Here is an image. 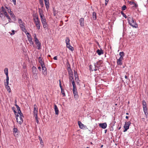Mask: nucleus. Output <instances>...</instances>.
Instances as JSON below:
<instances>
[{"label": "nucleus", "instance_id": "obj_58", "mask_svg": "<svg viewBox=\"0 0 148 148\" xmlns=\"http://www.w3.org/2000/svg\"><path fill=\"white\" fill-rule=\"evenodd\" d=\"M108 1H109V0H105V4L106 5H107Z\"/></svg>", "mask_w": 148, "mask_h": 148}, {"label": "nucleus", "instance_id": "obj_41", "mask_svg": "<svg viewBox=\"0 0 148 148\" xmlns=\"http://www.w3.org/2000/svg\"><path fill=\"white\" fill-rule=\"evenodd\" d=\"M121 13L124 17L125 18H127L126 15L124 14V13L123 12V11H121Z\"/></svg>", "mask_w": 148, "mask_h": 148}, {"label": "nucleus", "instance_id": "obj_49", "mask_svg": "<svg viewBox=\"0 0 148 148\" xmlns=\"http://www.w3.org/2000/svg\"><path fill=\"white\" fill-rule=\"evenodd\" d=\"M142 105H146V103L145 100H143L142 101Z\"/></svg>", "mask_w": 148, "mask_h": 148}, {"label": "nucleus", "instance_id": "obj_13", "mask_svg": "<svg viewBox=\"0 0 148 148\" xmlns=\"http://www.w3.org/2000/svg\"><path fill=\"white\" fill-rule=\"evenodd\" d=\"M66 66H67V69L68 71V72L72 71L71 69V66L68 62L66 63Z\"/></svg>", "mask_w": 148, "mask_h": 148}, {"label": "nucleus", "instance_id": "obj_38", "mask_svg": "<svg viewBox=\"0 0 148 148\" xmlns=\"http://www.w3.org/2000/svg\"><path fill=\"white\" fill-rule=\"evenodd\" d=\"M74 71V74H75V80H76L77 79V77H78V75L77 74V72L75 71Z\"/></svg>", "mask_w": 148, "mask_h": 148}, {"label": "nucleus", "instance_id": "obj_32", "mask_svg": "<svg viewBox=\"0 0 148 148\" xmlns=\"http://www.w3.org/2000/svg\"><path fill=\"white\" fill-rule=\"evenodd\" d=\"M5 86V88L7 89L8 91L9 92H10L11 89L10 88V86Z\"/></svg>", "mask_w": 148, "mask_h": 148}, {"label": "nucleus", "instance_id": "obj_31", "mask_svg": "<svg viewBox=\"0 0 148 148\" xmlns=\"http://www.w3.org/2000/svg\"><path fill=\"white\" fill-rule=\"evenodd\" d=\"M70 39L69 38L67 37L65 40V42L66 45H68L69 43Z\"/></svg>", "mask_w": 148, "mask_h": 148}, {"label": "nucleus", "instance_id": "obj_39", "mask_svg": "<svg viewBox=\"0 0 148 148\" xmlns=\"http://www.w3.org/2000/svg\"><path fill=\"white\" fill-rule=\"evenodd\" d=\"M119 55L120 56L123 57L124 56V53L123 52H121L119 53Z\"/></svg>", "mask_w": 148, "mask_h": 148}, {"label": "nucleus", "instance_id": "obj_25", "mask_svg": "<svg viewBox=\"0 0 148 148\" xmlns=\"http://www.w3.org/2000/svg\"><path fill=\"white\" fill-rule=\"evenodd\" d=\"M5 9H7L6 11H7L9 13L12 11L10 8L8 6L5 5Z\"/></svg>", "mask_w": 148, "mask_h": 148}, {"label": "nucleus", "instance_id": "obj_23", "mask_svg": "<svg viewBox=\"0 0 148 148\" xmlns=\"http://www.w3.org/2000/svg\"><path fill=\"white\" fill-rule=\"evenodd\" d=\"M28 39L29 41V43L31 45H33L34 42L32 41V38H31L30 37H29L28 36H27Z\"/></svg>", "mask_w": 148, "mask_h": 148}, {"label": "nucleus", "instance_id": "obj_45", "mask_svg": "<svg viewBox=\"0 0 148 148\" xmlns=\"http://www.w3.org/2000/svg\"><path fill=\"white\" fill-rule=\"evenodd\" d=\"M61 92L62 94L63 95V96L64 97L65 96V93L64 92V90H63L62 89H61Z\"/></svg>", "mask_w": 148, "mask_h": 148}, {"label": "nucleus", "instance_id": "obj_27", "mask_svg": "<svg viewBox=\"0 0 148 148\" xmlns=\"http://www.w3.org/2000/svg\"><path fill=\"white\" fill-rule=\"evenodd\" d=\"M72 85L73 87V91L77 90L76 87L75 83H74L73 82Z\"/></svg>", "mask_w": 148, "mask_h": 148}, {"label": "nucleus", "instance_id": "obj_61", "mask_svg": "<svg viewBox=\"0 0 148 148\" xmlns=\"http://www.w3.org/2000/svg\"><path fill=\"white\" fill-rule=\"evenodd\" d=\"M59 81H60V84H59V85H60V88L61 89H62V86H61V82H60V80H59Z\"/></svg>", "mask_w": 148, "mask_h": 148}, {"label": "nucleus", "instance_id": "obj_17", "mask_svg": "<svg viewBox=\"0 0 148 148\" xmlns=\"http://www.w3.org/2000/svg\"><path fill=\"white\" fill-rule=\"evenodd\" d=\"M96 52L99 55H100L104 53L103 50L101 49H98L96 51Z\"/></svg>", "mask_w": 148, "mask_h": 148}, {"label": "nucleus", "instance_id": "obj_48", "mask_svg": "<svg viewBox=\"0 0 148 148\" xmlns=\"http://www.w3.org/2000/svg\"><path fill=\"white\" fill-rule=\"evenodd\" d=\"M12 109L13 111L14 114H16V111H15V108L14 107H13L12 108Z\"/></svg>", "mask_w": 148, "mask_h": 148}, {"label": "nucleus", "instance_id": "obj_8", "mask_svg": "<svg viewBox=\"0 0 148 148\" xmlns=\"http://www.w3.org/2000/svg\"><path fill=\"white\" fill-rule=\"evenodd\" d=\"M39 62L41 65V66H45V64L44 62V61L40 57H39L38 58Z\"/></svg>", "mask_w": 148, "mask_h": 148}, {"label": "nucleus", "instance_id": "obj_26", "mask_svg": "<svg viewBox=\"0 0 148 148\" xmlns=\"http://www.w3.org/2000/svg\"><path fill=\"white\" fill-rule=\"evenodd\" d=\"M92 18L94 20H95L97 18V15L96 12H93L92 13Z\"/></svg>", "mask_w": 148, "mask_h": 148}, {"label": "nucleus", "instance_id": "obj_50", "mask_svg": "<svg viewBox=\"0 0 148 148\" xmlns=\"http://www.w3.org/2000/svg\"><path fill=\"white\" fill-rule=\"evenodd\" d=\"M15 106H16V108L18 110H19L20 109V108H19V107L16 104H15Z\"/></svg>", "mask_w": 148, "mask_h": 148}, {"label": "nucleus", "instance_id": "obj_11", "mask_svg": "<svg viewBox=\"0 0 148 148\" xmlns=\"http://www.w3.org/2000/svg\"><path fill=\"white\" fill-rule=\"evenodd\" d=\"M78 124L79 125V127L81 129H84L85 128L86 126H85L84 124L82 123L81 122L79 121L78 122Z\"/></svg>", "mask_w": 148, "mask_h": 148}, {"label": "nucleus", "instance_id": "obj_7", "mask_svg": "<svg viewBox=\"0 0 148 148\" xmlns=\"http://www.w3.org/2000/svg\"><path fill=\"white\" fill-rule=\"evenodd\" d=\"M42 72L44 75L45 76L47 74V69L45 67V66H42Z\"/></svg>", "mask_w": 148, "mask_h": 148}, {"label": "nucleus", "instance_id": "obj_57", "mask_svg": "<svg viewBox=\"0 0 148 148\" xmlns=\"http://www.w3.org/2000/svg\"><path fill=\"white\" fill-rule=\"evenodd\" d=\"M69 77H73V74H70L69 75Z\"/></svg>", "mask_w": 148, "mask_h": 148}, {"label": "nucleus", "instance_id": "obj_12", "mask_svg": "<svg viewBox=\"0 0 148 148\" xmlns=\"http://www.w3.org/2000/svg\"><path fill=\"white\" fill-rule=\"evenodd\" d=\"M99 126L103 129H105L106 127L107 124L106 123H100L99 124Z\"/></svg>", "mask_w": 148, "mask_h": 148}, {"label": "nucleus", "instance_id": "obj_60", "mask_svg": "<svg viewBox=\"0 0 148 148\" xmlns=\"http://www.w3.org/2000/svg\"><path fill=\"white\" fill-rule=\"evenodd\" d=\"M40 16L41 19L42 18H43L45 17L43 15H40Z\"/></svg>", "mask_w": 148, "mask_h": 148}, {"label": "nucleus", "instance_id": "obj_30", "mask_svg": "<svg viewBox=\"0 0 148 148\" xmlns=\"http://www.w3.org/2000/svg\"><path fill=\"white\" fill-rule=\"evenodd\" d=\"M4 72L6 76L8 75V69L7 68H6L4 69Z\"/></svg>", "mask_w": 148, "mask_h": 148}, {"label": "nucleus", "instance_id": "obj_56", "mask_svg": "<svg viewBox=\"0 0 148 148\" xmlns=\"http://www.w3.org/2000/svg\"><path fill=\"white\" fill-rule=\"evenodd\" d=\"M6 76V82H8L9 81V77L8 75Z\"/></svg>", "mask_w": 148, "mask_h": 148}, {"label": "nucleus", "instance_id": "obj_46", "mask_svg": "<svg viewBox=\"0 0 148 148\" xmlns=\"http://www.w3.org/2000/svg\"><path fill=\"white\" fill-rule=\"evenodd\" d=\"M18 113L20 115H23V114L22 113L20 109L18 110Z\"/></svg>", "mask_w": 148, "mask_h": 148}, {"label": "nucleus", "instance_id": "obj_47", "mask_svg": "<svg viewBox=\"0 0 148 148\" xmlns=\"http://www.w3.org/2000/svg\"><path fill=\"white\" fill-rule=\"evenodd\" d=\"M41 21L42 22V23L43 22H45L46 21V19H45V17H44L43 18H42L41 19Z\"/></svg>", "mask_w": 148, "mask_h": 148}, {"label": "nucleus", "instance_id": "obj_36", "mask_svg": "<svg viewBox=\"0 0 148 148\" xmlns=\"http://www.w3.org/2000/svg\"><path fill=\"white\" fill-rule=\"evenodd\" d=\"M143 111L144 110H147V105H143Z\"/></svg>", "mask_w": 148, "mask_h": 148}, {"label": "nucleus", "instance_id": "obj_5", "mask_svg": "<svg viewBox=\"0 0 148 148\" xmlns=\"http://www.w3.org/2000/svg\"><path fill=\"white\" fill-rule=\"evenodd\" d=\"M35 23L37 28L39 29H40V21L38 19V17H37L36 20H35Z\"/></svg>", "mask_w": 148, "mask_h": 148}, {"label": "nucleus", "instance_id": "obj_59", "mask_svg": "<svg viewBox=\"0 0 148 148\" xmlns=\"http://www.w3.org/2000/svg\"><path fill=\"white\" fill-rule=\"evenodd\" d=\"M68 72L69 75L73 73V72L72 71H69Z\"/></svg>", "mask_w": 148, "mask_h": 148}, {"label": "nucleus", "instance_id": "obj_34", "mask_svg": "<svg viewBox=\"0 0 148 148\" xmlns=\"http://www.w3.org/2000/svg\"><path fill=\"white\" fill-rule=\"evenodd\" d=\"M121 60H117V64L119 65H121L122 64V62Z\"/></svg>", "mask_w": 148, "mask_h": 148}, {"label": "nucleus", "instance_id": "obj_51", "mask_svg": "<svg viewBox=\"0 0 148 148\" xmlns=\"http://www.w3.org/2000/svg\"><path fill=\"white\" fill-rule=\"evenodd\" d=\"M144 112L145 114V115H148V113L147 112V110H144Z\"/></svg>", "mask_w": 148, "mask_h": 148}, {"label": "nucleus", "instance_id": "obj_44", "mask_svg": "<svg viewBox=\"0 0 148 148\" xmlns=\"http://www.w3.org/2000/svg\"><path fill=\"white\" fill-rule=\"evenodd\" d=\"M127 7L125 5H123L122 7V10H124L126 9Z\"/></svg>", "mask_w": 148, "mask_h": 148}, {"label": "nucleus", "instance_id": "obj_6", "mask_svg": "<svg viewBox=\"0 0 148 148\" xmlns=\"http://www.w3.org/2000/svg\"><path fill=\"white\" fill-rule=\"evenodd\" d=\"M34 115L36 116V117H37V115H38V108L37 106L36 105H34Z\"/></svg>", "mask_w": 148, "mask_h": 148}, {"label": "nucleus", "instance_id": "obj_15", "mask_svg": "<svg viewBox=\"0 0 148 148\" xmlns=\"http://www.w3.org/2000/svg\"><path fill=\"white\" fill-rule=\"evenodd\" d=\"M44 1L46 8L48 10L49 8V0H44Z\"/></svg>", "mask_w": 148, "mask_h": 148}, {"label": "nucleus", "instance_id": "obj_35", "mask_svg": "<svg viewBox=\"0 0 148 148\" xmlns=\"http://www.w3.org/2000/svg\"><path fill=\"white\" fill-rule=\"evenodd\" d=\"M69 81L71 82H72V84H73V82L74 83H75L73 77H69Z\"/></svg>", "mask_w": 148, "mask_h": 148}, {"label": "nucleus", "instance_id": "obj_10", "mask_svg": "<svg viewBox=\"0 0 148 148\" xmlns=\"http://www.w3.org/2000/svg\"><path fill=\"white\" fill-rule=\"evenodd\" d=\"M13 132L15 136L17 135L19 133L18 129L16 128H14L13 129Z\"/></svg>", "mask_w": 148, "mask_h": 148}, {"label": "nucleus", "instance_id": "obj_54", "mask_svg": "<svg viewBox=\"0 0 148 148\" xmlns=\"http://www.w3.org/2000/svg\"><path fill=\"white\" fill-rule=\"evenodd\" d=\"M38 10H39V13H42V11H43L40 8H38Z\"/></svg>", "mask_w": 148, "mask_h": 148}, {"label": "nucleus", "instance_id": "obj_1", "mask_svg": "<svg viewBox=\"0 0 148 148\" xmlns=\"http://www.w3.org/2000/svg\"><path fill=\"white\" fill-rule=\"evenodd\" d=\"M129 24L134 27L136 28L137 27V25L136 22L134 21L132 18L129 17L127 18Z\"/></svg>", "mask_w": 148, "mask_h": 148}, {"label": "nucleus", "instance_id": "obj_43", "mask_svg": "<svg viewBox=\"0 0 148 148\" xmlns=\"http://www.w3.org/2000/svg\"><path fill=\"white\" fill-rule=\"evenodd\" d=\"M37 47H38V49H40L41 47V43H39V44H38Z\"/></svg>", "mask_w": 148, "mask_h": 148}, {"label": "nucleus", "instance_id": "obj_21", "mask_svg": "<svg viewBox=\"0 0 148 148\" xmlns=\"http://www.w3.org/2000/svg\"><path fill=\"white\" fill-rule=\"evenodd\" d=\"M32 70L33 73H38V72L37 71V69L36 67H35L34 66H33L32 67Z\"/></svg>", "mask_w": 148, "mask_h": 148}, {"label": "nucleus", "instance_id": "obj_55", "mask_svg": "<svg viewBox=\"0 0 148 148\" xmlns=\"http://www.w3.org/2000/svg\"><path fill=\"white\" fill-rule=\"evenodd\" d=\"M123 57L120 56V57L119 59L118 60H119L122 61V60H123Z\"/></svg>", "mask_w": 148, "mask_h": 148}, {"label": "nucleus", "instance_id": "obj_18", "mask_svg": "<svg viewBox=\"0 0 148 148\" xmlns=\"http://www.w3.org/2000/svg\"><path fill=\"white\" fill-rule=\"evenodd\" d=\"M74 95L75 98L77 99L78 97V95L77 92V90L73 91Z\"/></svg>", "mask_w": 148, "mask_h": 148}, {"label": "nucleus", "instance_id": "obj_52", "mask_svg": "<svg viewBox=\"0 0 148 148\" xmlns=\"http://www.w3.org/2000/svg\"><path fill=\"white\" fill-rule=\"evenodd\" d=\"M9 84V81L6 82H5L4 84H5V86H8Z\"/></svg>", "mask_w": 148, "mask_h": 148}, {"label": "nucleus", "instance_id": "obj_20", "mask_svg": "<svg viewBox=\"0 0 148 148\" xmlns=\"http://www.w3.org/2000/svg\"><path fill=\"white\" fill-rule=\"evenodd\" d=\"M4 15L8 19V21H9V22H12L11 19L10 17V16H9V15L8 14V13L5 14Z\"/></svg>", "mask_w": 148, "mask_h": 148}, {"label": "nucleus", "instance_id": "obj_53", "mask_svg": "<svg viewBox=\"0 0 148 148\" xmlns=\"http://www.w3.org/2000/svg\"><path fill=\"white\" fill-rule=\"evenodd\" d=\"M35 43L36 44V45H37L38 44H39V43H40V42H39V41L38 40H36V41H35Z\"/></svg>", "mask_w": 148, "mask_h": 148}, {"label": "nucleus", "instance_id": "obj_24", "mask_svg": "<svg viewBox=\"0 0 148 148\" xmlns=\"http://www.w3.org/2000/svg\"><path fill=\"white\" fill-rule=\"evenodd\" d=\"M129 4L130 5H134L133 7L135 8H136L138 6L137 4L135 3L134 2L130 1Z\"/></svg>", "mask_w": 148, "mask_h": 148}, {"label": "nucleus", "instance_id": "obj_9", "mask_svg": "<svg viewBox=\"0 0 148 148\" xmlns=\"http://www.w3.org/2000/svg\"><path fill=\"white\" fill-rule=\"evenodd\" d=\"M0 12L3 13L4 15L7 13V11L5 9V7L3 6L1 7V8L0 10Z\"/></svg>", "mask_w": 148, "mask_h": 148}, {"label": "nucleus", "instance_id": "obj_3", "mask_svg": "<svg viewBox=\"0 0 148 148\" xmlns=\"http://www.w3.org/2000/svg\"><path fill=\"white\" fill-rule=\"evenodd\" d=\"M131 123L130 121L127 122H126L125 123L123 126L124 129L123 130V132H125L127 131V130L129 129V126L130 125Z\"/></svg>", "mask_w": 148, "mask_h": 148}, {"label": "nucleus", "instance_id": "obj_16", "mask_svg": "<svg viewBox=\"0 0 148 148\" xmlns=\"http://www.w3.org/2000/svg\"><path fill=\"white\" fill-rule=\"evenodd\" d=\"M9 14L10 15V16L13 19L14 21H15L16 20V17L13 13L12 11H11L10 12Z\"/></svg>", "mask_w": 148, "mask_h": 148}, {"label": "nucleus", "instance_id": "obj_2", "mask_svg": "<svg viewBox=\"0 0 148 148\" xmlns=\"http://www.w3.org/2000/svg\"><path fill=\"white\" fill-rule=\"evenodd\" d=\"M18 22L20 24V26L22 30L26 33L27 31L24 25V23L22 21L21 19H20L18 20Z\"/></svg>", "mask_w": 148, "mask_h": 148}, {"label": "nucleus", "instance_id": "obj_14", "mask_svg": "<svg viewBox=\"0 0 148 148\" xmlns=\"http://www.w3.org/2000/svg\"><path fill=\"white\" fill-rule=\"evenodd\" d=\"M80 25L81 26H83L84 25V18H81L79 20Z\"/></svg>", "mask_w": 148, "mask_h": 148}, {"label": "nucleus", "instance_id": "obj_28", "mask_svg": "<svg viewBox=\"0 0 148 148\" xmlns=\"http://www.w3.org/2000/svg\"><path fill=\"white\" fill-rule=\"evenodd\" d=\"M42 23V24L43 27L44 28H46L47 27V23L46 22V21H45V22L44 21Z\"/></svg>", "mask_w": 148, "mask_h": 148}, {"label": "nucleus", "instance_id": "obj_37", "mask_svg": "<svg viewBox=\"0 0 148 148\" xmlns=\"http://www.w3.org/2000/svg\"><path fill=\"white\" fill-rule=\"evenodd\" d=\"M95 69H92L91 68V65H90V70L91 71H96L97 70V69L96 68H95L96 67V65H95Z\"/></svg>", "mask_w": 148, "mask_h": 148}, {"label": "nucleus", "instance_id": "obj_29", "mask_svg": "<svg viewBox=\"0 0 148 148\" xmlns=\"http://www.w3.org/2000/svg\"><path fill=\"white\" fill-rule=\"evenodd\" d=\"M38 73H33V75L34 76V77L35 79L37 80L38 79Z\"/></svg>", "mask_w": 148, "mask_h": 148}, {"label": "nucleus", "instance_id": "obj_63", "mask_svg": "<svg viewBox=\"0 0 148 148\" xmlns=\"http://www.w3.org/2000/svg\"><path fill=\"white\" fill-rule=\"evenodd\" d=\"M13 2L14 3V5H16V0H12Z\"/></svg>", "mask_w": 148, "mask_h": 148}, {"label": "nucleus", "instance_id": "obj_33", "mask_svg": "<svg viewBox=\"0 0 148 148\" xmlns=\"http://www.w3.org/2000/svg\"><path fill=\"white\" fill-rule=\"evenodd\" d=\"M40 4L41 7H42L44 6V4L43 0H39Z\"/></svg>", "mask_w": 148, "mask_h": 148}, {"label": "nucleus", "instance_id": "obj_40", "mask_svg": "<svg viewBox=\"0 0 148 148\" xmlns=\"http://www.w3.org/2000/svg\"><path fill=\"white\" fill-rule=\"evenodd\" d=\"M3 13L1 12H0V17L1 18H4L5 16L3 15Z\"/></svg>", "mask_w": 148, "mask_h": 148}, {"label": "nucleus", "instance_id": "obj_4", "mask_svg": "<svg viewBox=\"0 0 148 148\" xmlns=\"http://www.w3.org/2000/svg\"><path fill=\"white\" fill-rule=\"evenodd\" d=\"M18 114H17V115L16 116V119L18 123L21 124L23 122L22 117H23V115H20L19 119L18 118Z\"/></svg>", "mask_w": 148, "mask_h": 148}, {"label": "nucleus", "instance_id": "obj_19", "mask_svg": "<svg viewBox=\"0 0 148 148\" xmlns=\"http://www.w3.org/2000/svg\"><path fill=\"white\" fill-rule=\"evenodd\" d=\"M54 109L55 112V114L57 115H58V114L59 110L57 106L55 104L54 105Z\"/></svg>", "mask_w": 148, "mask_h": 148}, {"label": "nucleus", "instance_id": "obj_42", "mask_svg": "<svg viewBox=\"0 0 148 148\" xmlns=\"http://www.w3.org/2000/svg\"><path fill=\"white\" fill-rule=\"evenodd\" d=\"M35 118L36 120V122L37 123H39V121L38 119V115H37V117L36 118V115H34Z\"/></svg>", "mask_w": 148, "mask_h": 148}, {"label": "nucleus", "instance_id": "obj_62", "mask_svg": "<svg viewBox=\"0 0 148 148\" xmlns=\"http://www.w3.org/2000/svg\"><path fill=\"white\" fill-rule=\"evenodd\" d=\"M39 140H40V143L41 144V142L42 141V138H41L40 137V136H39Z\"/></svg>", "mask_w": 148, "mask_h": 148}, {"label": "nucleus", "instance_id": "obj_64", "mask_svg": "<svg viewBox=\"0 0 148 148\" xmlns=\"http://www.w3.org/2000/svg\"><path fill=\"white\" fill-rule=\"evenodd\" d=\"M53 59L55 60H57V56H55L53 58Z\"/></svg>", "mask_w": 148, "mask_h": 148}, {"label": "nucleus", "instance_id": "obj_22", "mask_svg": "<svg viewBox=\"0 0 148 148\" xmlns=\"http://www.w3.org/2000/svg\"><path fill=\"white\" fill-rule=\"evenodd\" d=\"M66 46L71 51H73L74 50V49L73 47H72L70 44H68V45H66Z\"/></svg>", "mask_w": 148, "mask_h": 148}]
</instances>
